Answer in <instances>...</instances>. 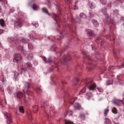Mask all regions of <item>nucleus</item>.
<instances>
[{"label": "nucleus", "mask_w": 124, "mask_h": 124, "mask_svg": "<svg viewBox=\"0 0 124 124\" xmlns=\"http://www.w3.org/2000/svg\"><path fill=\"white\" fill-rule=\"evenodd\" d=\"M23 22V20L19 18H17V20L14 23L15 26L17 28H19L22 26Z\"/></svg>", "instance_id": "obj_1"}, {"label": "nucleus", "mask_w": 124, "mask_h": 124, "mask_svg": "<svg viewBox=\"0 0 124 124\" xmlns=\"http://www.w3.org/2000/svg\"><path fill=\"white\" fill-rule=\"evenodd\" d=\"M24 86L25 88L24 90V92L26 93L28 95H31L32 93V92L27 90L30 87L29 84L27 82H25L24 83Z\"/></svg>", "instance_id": "obj_2"}, {"label": "nucleus", "mask_w": 124, "mask_h": 124, "mask_svg": "<svg viewBox=\"0 0 124 124\" xmlns=\"http://www.w3.org/2000/svg\"><path fill=\"white\" fill-rule=\"evenodd\" d=\"M14 58L17 62H20L22 59L21 55L20 54H14Z\"/></svg>", "instance_id": "obj_3"}, {"label": "nucleus", "mask_w": 124, "mask_h": 124, "mask_svg": "<svg viewBox=\"0 0 124 124\" xmlns=\"http://www.w3.org/2000/svg\"><path fill=\"white\" fill-rule=\"evenodd\" d=\"M96 42L98 44L102 45L104 42L103 40L101 39L100 37L98 38L96 40Z\"/></svg>", "instance_id": "obj_4"}, {"label": "nucleus", "mask_w": 124, "mask_h": 124, "mask_svg": "<svg viewBox=\"0 0 124 124\" xmlns=\"http://www.w3.org/2000/svg\"><path fill=\"white\" fill-rule=\"evenodd\" d=\"M6 116L7 119V122L8 123H10L12 122V121L11 119V117L10 115L8 114H6Z\"/></svg>", "instance_id": "obj_5"}, {"label": "nucleus", "mask_w": 124, "mask_h": 124, "mask_svg": "<svg viewBox=\"0 0 124 124\" xmlns=\"http://www.w3.org/2000/svg\"><path fill=\"white\" fill-rule=\"evenodd\" d=\"M88 30H86L87 33L88 34L89 36L90 37V38L91 39H92L95 36V35L92 33L91 31H89Z\"/></svg>", "instance_id": "obj_6"}, {"label": "nucleus", "mask_w": 124, "mask_h": 124, "mask_svg": "<svg viewBox=\"0 0 124 124\" xmlns=\"http://www.w3.org/2000/svg\"><path fill=\"white\" fill-rule=\"evenodd\" d=\"M53 18L56 21L57 24L58 25L57 21L58 20H60L58 16L55 14H54L53 16Z\"/></svg>", "instance_id": "obj_7"}, {"label": "nucleus", "mask_w": 124, "mask_h": 124, "mask_svg": "<svg viewBox=\"0 0 124 124\" xmlns=\"http://www.w3.org/2000/svg\"><path fill=\"white\" fill-rule=\"evenodd\" d=\"M122 102V101L119 100H116L114 101V103L116 105H119Z\"/></svg>", "instance_id": "obj_8"}, {"label": "nucleus", "mask_w": 124, "mask_h": 124, "mask_svg": "<svg viewBox=\"0 0 124 124\" xmlns=\"http://www.w3.org/2000/svg\"><path fill=\"white\" fill-rule=\"evenodd\" d=\"M43 103V104H42V106L43 107L44 109L47 107L49 105L48 102L47 101H44Z\"/></svg>", "instance_id": "obj_9"}, {"label": "nucleus", "mask_w": 124, "mask_h": 124, "mask_svg": "<svg viewBox=\"0 0 124 124\" xmlns=\"http://www.w3.org/2000/svg\"><path fill=\"white\" fill-rule=\"evenodd\" d=\"M95 87V84L94 83H93L91 84V85L88 87V88L90 90H92L94 89Z\"/></svg>", "instance_id": "obj_10"}, {"label": "nucleus", "mask_w": 124, "mask_h": 124, "mask_svg": "<svg viewBox=\"0 0 124 124\" xmlns=\"http://www.w3.org/2000/svg\"><path fill=\"white\" fill-rule=\"evenodd\" d=\"M35 90L36 93H40L42 92V90L39 87H36L35 89Z\"/></svg>", "instance_id": "obj_11"}, {"label": "nucleus", "mask_w": 124, "mask_h": 124, "mask_svg": "<svg viewBox=\"0 0 124 124\" xmlns=\"http://www.w3.org/2000/svg\"><path fill=\"white\" fill-rule=\"evenodd\" d=\"M105 22L106 23H113V21L110 20V19L108 17H107L106 19Z\"/></svg>", "instance_id": "obj_12"}, {"label": "nucleus", "mask_w": 124, "mask_h": 124, "mask_svg": "<svg viewBox=\"0 0 124 124\" xmlns=\"http://www.w3.org/2000/svg\"><path fill=\"white\" fill-rule=\"evenodd\" d=\"M23 94L21 92H19L17 94V98L19 99L21 98L23 96Z\"/></svg>", "instance_id": "obj_13"}, {"label": "nucleus", "mask_w": 124, "mask_h": 124, "mask_svg": "<svg viewBox=\"0 0 124 124\" xmlns=\"http://www.w3.org/2000/svg\"><path fill=\"white\" fill-rule=\"evenodd\" d=\"M72 113L73 112L72 111L68 110L65 116L66 117L67 115H68L69 116L72 115Z\"/></svg>", "instance_id": "obj_14"}, {"label": "nucleus", "mask_w": 124, "mask_h": 124, "mask_svg": "<svg viewBox=\"0 0 124 124\" xmlns=\"http://www.w3.org/2000/svg\"><path fill=\"white\" fill-rule=\"evenodd\" d=\"M5 24V22L4 20L2 19L0 20V24L2 27L4 26Z\"/></svg>", "instance_id": "obj_15"}, {"label": "nucleus", "mask_w": 124, "mask_h": 124, "mask_svg": "<svg viewBox=\"0 0 124 124\" xmlns=\"http://www.w3.org/2000/svg\"><path fill=\"white\" fill-rule=\"evenodd\" d=\"M92 22L95 26H97L98 25V23L97 21L94 19L92 20Z\"/></svg>", "instance_id": "obj_16"}, {"label": "nucleus", "mask_w": 124, "mask_h": 124, "mask_svg": "<svg viewBox=\"0 0 124 124\" xmlns=\"http://www.w3.org/2000/svg\"><path fill=\"white\" fill-rule=\"evenodd\" d=\"M31 65L30 63H27L25 64V66L28 69H29L30 67H31Z\"/></svg>", "instance_id": "obj_17"}, {"label": "nucleus", "mask_w": 124, "mask_h": 124, "mask_svg": "<svg viewBox=\"0 0 124 124\" xmlns=\"http://www.w3.org/2000/svg\"><path fill=\"white\" fill-rule=\"evenodd\" d=\"M34 10H37L39 8V7L36 5L35 4H33L32 7Z\"/></svg>", "instance_id": "obj_18"}, {"label": "nucleus", "mask_w": 124, "mask_h": 124, "mask_svg": "<svg viewBox=\"0 0 124 124\" xmlns=\"http://www.w3.org/2000/svg\"><path fill=\"white\" fill-rule=\"evenodd\" d=\"M65 124H73V123L70 121L68 120H65Z\"/></svg>", "instance_id": "obj_19"}, {"label": "nucleus", "mask_w": 124, "mask_h": 124, "mask_svg": "<svg viewBox=\"0 0 124 124\" xmlns=\"http://www.w3.org/2000/svg\"><path fill=\"white\" fill-rule=\"evenodd\" d=\"M33 110L34 112H36L38 111V108L37 106H35L33 107Z\"/></svg>", "instance_id": "obj_20"}, {"label": "nucleus", "mask_w": 124, "mask_h": 124, "mask_svg": "<svg viewBox=\"0 0 124 124\" xmlns=\"http://www.w3.org/2000/svg\"><path fill=\"white\" fill-rule=\"evenodd\" d=\"M80 16L83 19H84L86 18V15L83 13H81L80 14Z\"/></svg>", "instance_id": "obj_21"}, {"label": "nucleus", "mask_w": 124, "mask_h": 124, "mask_svg": "<svg viewBox=\"0 0 124 124\" xmlns=\"http://www.w3.org/2000/svg\"><path fill=\"white\" fill-rule=\"evenodd\" d=\"M42 10L43 12L49 15V14L48 12L47 9L46 8H42Z\"/></svg>", "instance_id": "obj_22"}, {"label": "nucleus", "mask_w": 124, "mask_h": 124, "mask_svg": "<svg viewBox=\"0 0 124 124\" xmlns=\"http://www.w3.org/2000/svg\"><path fill=\"white\" fill-rule=\"evenodd\" d=\"M19 110L20 112L23 113H24V109L23 107L21 106L19 107Z\"/></svg>", "instance_id": "obj_23"}, {"label": "nucleus", "mask_w": 124, "mask_h": 124, "mask_svg": "<svg viewBox=\"0 0 124 124\" xmlns=\"http://www.w3.org/2000/svg\"><path fill=\"white\" fill-rule=\"evenodd\" d=\"M75 107L76 109H79L81 108V106L78 103L76 104V105L75 106Z\"/></svg>", "instance_id": "obj_24"}, {"label": "nucleus", "mask_w": 124, "mask_h": 124, "mask_svg": "<svg viewBox=\"0 0 124 124\" xmlns=\"http://www.w3.org/2000/svg\"><path fill=\"white\" fill-rule=\"evenodd\" d=\"M80 118L82 120H84L85 119V115L84 114H81L80 116Z\"/></svg>", "instance_id": "obj_25"}, {"label": "nucleus", "mask_w": 124, "mask_h": 124, "mask_svg": "<svg viewBox=\"0 0 124 124\" xmlns=\"http://www.w3.org/2000/svg\"><path fill=\"white\" fill-rule=\"evenodd\" d=\"M105 120V123L106 124H111V122L109 119L106 118Z\"/></svg>", "instance_id": "obj_26"}, {"label": "nucleus", "mask_w": 124, "mask_h": 124, "mask_svg": "<svg viewBox=\"0 0 124 124\" xmlns=\"http://www.w3.org/2000/svg\"><path fill=\"white\" fill-rule=\"evenodd\" d=\"M107 84L108 85H109L112 83V80H109L107 81L106 82Z\"/></svg>", "instance_id": "obj_27"}, {"label": "nucleus", "mask_w": 124, "mask_h": 124, "mask_svg": "<svg viewBox=\"0 0 124 124\" xmlns=\"http://www.w3.org/2000/svg\"><path fill=\"white\" fill-rule=\"evenodd\" d=\"M86 95L87 98L89 99L92 96V93H88L86 94Z\"/></svg>", "instance_id": "obj_28"}, {"label": "nucleus", "mask_w": 124, "mask_h": 124, "mask_svg": "<svg viewBox=\"0 0 124 124\" xmlns=\"http://www.w3.org/2000/svg\"><path fill=\"white\" fill-rule=\"evenodd\" d=\"M19 74L18 73L15 72H14V78H16L18 76Z\"/></svg>", "instance_id": "obj_29"}, {"label": "nucleus", "mask_w": 124, "mask_h": 124, "mask_svg": "<svg viewBox=\"0 0 124 124\" xmlns=\"http://www.w3.org/2000/svg\"><path fill=\"white\" fill-rule=\"evenodd\" d=\"M79 80V79L77 78H76V79H75L73 81L74 83H75V84H74L75 85H76L78 84V81Z\"/></svg>", "instance_id": "obj_30"}, {"label": "nucleus", "mask_w": 124, "mask_h": 124, "mask_svg": "<svg viewBox=\"0 0 124 124\" xmlns=\"http://www.w3.org/2000/svg\"><path fill=\"white\" fill-rule=\"evenodd\" d=\"M112 111H113V112L114 113H117V111L116 109V108L114 107L113 108V109L112 110Z\"/></svg>", "instance_id": "obj_31"}, {"label": "nucleus", "mask_w": 124, "mask_h": 124, "mask_svg": "<svg viewBox=\"0 0 124 124\" xmlns=\"http://www.w3.org/2000/svg\"><path fill=\"white\" fill-rule=\"evenodd\" d=\"M108 109H105L104 111V114L105 116H106L107 115V113L108 112Z\"/></svg>", "instance_id": "obj_32"}, {"label": "nucleus", "mask_w": 124, "mask_h": 124, "mask_svg": "<svg viewBox=\"0 0 124 124\" xmlns=\"http://www.w3.org/2000/svg\"><path fill=\"white\" fill-rule=\"evenodd\" d=\"M106 0H101V3L102 4H105L106 3Z\"/></svg>", "instance_id": "obj_33"}, {"label": "nucleus", "mask_w": 124, "mask_h": 124, "mask_svg": "<svg viewBox=\"0 0 124 124\" xmlns=\"http://www.w3.org/2000/svg\"><path fill=\"white\" fill-rule=\"evenodd\" d=\"M77 2V1H76V2L75 3V5L74 6V8L75 9H77L78 8V7H77L76 6V3Z\"/></svg>", "instance_id": "obj_34"}, {"label": "nucleus", "mask_w": 124, "mask_h": 124, "mask_svg": "<svg viewBox=\"0 0 124 124\" xmlns=\"http://www.w3.org/2000/svg\"><path fill=\"white\" fill-rule=\"evenodd\" d=\"M21 70H22V71L21 72V73H24L26 71V70H24V69L22 68L21 69Z\"/></svg>", "instance_id": "obj_35"}, {"label": "nucleus", "mask_w": 124, "mask_h": 124, "mask_svg": "<svg viewBox=\"0 0 124 124\" xmlns=\"http://www.w3.org/2000/svg\"><path fill=\"white\" fill-rule=\"evenodd\" d=\"M69 57V56H67L66 57V59H65L64 60V61H69L70 60V58H69V59H68V58Z\"/></svg>", "instance_id": "obj_36"}, {"label": "nucleus", "mask_w": 124, "mask_h": 124, "mask_svg": "<svg viewBox=\"0 0 124 124\" xmlns=\"http://www.w3.org/2000/svg\"><path fill=\"white\" fill-rule=\"evenodd\" d=\"M48 61L47 62H51V58H49L48 59Z\"/></svg>", "instance_id": "obj_37"}, {"label": "nucleus", "mask_w": 124, "mask_h": 124, "mask_svg": "<svg viewBox=\"0 0 124 124\" xmlns=\"http://www.w3.org/2000/svg\"><path fill=\"white\" fill-rule=\"evenodd\" d=\"M97 90L99 92H100L101 91V88H100L99 87H98L97 88Z\"/></svg>", "instance_id": "obj_38"}, {"label": "nucleus", "mask_w": 124, "mask_h": 124, "mask_svg": "<svg viewBox=\"0 0 124 124\" xmlns=\"http://www.w3.org/2000/svg\"><path fill=\"white\" fill-rule=\"evenodd\" d=\"M38 24L37 23H36L34 25L36 27H37L38 26Z\"/></svg>", "instance_id": "obj_39"}, {"label": "nucleus", "mask_w": 124, "mask_h": 124, "mask_svg": "<svg viewBox=\"0 0 124 124\" xmlns=\"http://www.w3.org/2000/svg\"><path fill=\"white\" fill-rule=\"evenodd\" d=\"M65 2L67 4H68L69 3V0H65Z\"/></svg>", "instance_id": "obj_40"}, {"label": "nucleus", "mask_w": 124, "mask_h": 124, "mask_svg": "<svg viewBox=\"0 0 124 124\" xmlns=\"http://www.w3.org/2000/svg\"><path fill=\"white\" fill-rule=\"evenodd\" d=\"M43 59L45 61L46 63H47V62H46V58L45 57H43Z\"/></svg>", "instance_id": "obj_41"}, {"label": "nucleus", "mask_w": 124, "mask_h": 124, "mask_svg": "<svg viewBox=\"0 0 124 124\" xmlns=\"http://www.w3.org/2000/svg\"><path fill=\"white\" fill-rule=\"evenodd\" d=\"M3 32V31L2 30H0V34H2Z\"/></svg>", "instance_id": "obj_42"}, {"label": "nucleus", "mask_w": 124, "mask_h": 124, "mask_svg": "<svg viewBox=\"0 0 124 124\" xmlns=\"http://www.w3.org/2000/svg\"><path fill=\"white\" fill-rule=\"evenodd\" d=\"M122 103L124 105V98H123V100L122 101Z\"/></svg>", "instance_id": "obj_43"}, {"label": "nucleus", "mask_w": 124, "mask_h": 124, "mask_svg": "<svg viewBox=\"0 0 124 124\" xmlns=\"http://www.w3.org/2000/svg\"><path fill=\"white\" fill-rule=\"evenodd\" d=\"M85 88H83L82 89V91H84L83 92H84L85 91Z\"/></svg>", "instance_id": "obj_44"}, {"label": "nucleus", "mask_w": 124, "mask_h": 124, "mask_svg": "<svg viewBox=\"0 0 124 124\" xmlns=\"http://www.w3.org/2000/svg\"><path fill=\"white\" fill-rule=\"evenodd\" d=\"M62 38V37L61 36H60L59 38H58V39L59 40H60Z\"/></svg>", "instance_id": "obj_45"}, {"label": "nucleus", "mask_w": 124, "mask_h": 124, "mask_svg": "<svg viewBox=\"0 0 124 124\" xmlns=\"http://www.w3.org/2000/svg\"><path fill=\"white\" fill-rule=\"evenodd\" d=\"M74 100L73 101V102L72 103H71L70 102V103H71V104H72L74 102Z\"/></svg>", "instance_id": "obj_46"}, {"label": "nucleus", "mask_w": 124, "mask_h": 124, "mask_svg": "<svg viewBox=\"0 0 124 124\" xmlns=\"http://www.w3.org/2000/svg\"><path fill=\"white\" fill-rule=\"evenodd\" d=\"M2 46L1 44V43H0V47H1Z\"/></svg>", "instance_id": "obj_47"}, {"label": "nucleus", "mask_w": 124, "mask_h": 124, "mask_svg": "<svg viewBox=\"0 0 124 124\" xmlns=\"http://www.w3.org/2000/svg\"><path fill=\"white\" fill-rule=\"evenodd\" d=\"M25 99L26 101H27V98H25Z\"/></svg>", "instance_id": "obj_48"}, {"label": "nucleus", "mask_w": 124, "mask_h": 124, "mask_svg": "<svg viewBox=\"0 0 124 124\" xmlns=\"http://www.w3.org/2000/svg\"><path fill=\"white\" fill-rule=\"evenodd\" d=\"M114 124H119L118 123H116Z\"/></svg>", "instance_id": "obj_49"}, {"label": "nucleus", "mask_w": 124, "mask_h": 124, "mask_svg": "<svg viewBox=\"0 0 124 124\" xmlns=\"http://www.w3.org/2000/svg\"><path fill=\"white\" fill-rule=\"evenodd\" d=\"M1 57V55L0 54V58Z\"/></svg>", "instance_id": "obj_50"}, {"label": "nucleus", "mask_w": 124, "mask_h": 124, "mask_svg": "<svg viewBox=\"0 0 124 124\" xmlns=\"http://www.w3.org/2000/svg\"><path fill=\"white\" fill-rule=\"evenodd\" d=\"M32 38H34V37H32Z\"/></svg>", "instance_id": "obj_51"}]
</instances>
